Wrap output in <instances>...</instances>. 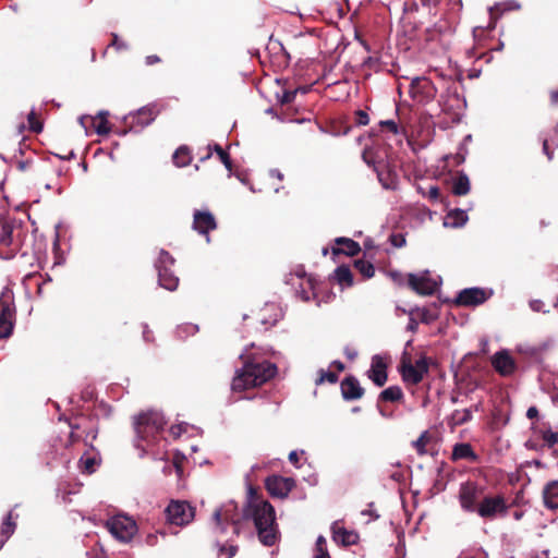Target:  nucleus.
Wrapping results in <instances>:
<instances>
[{"label": "nucleus", "mask_w": 558, "mask_h": 558, "mask_svg": "<svg viewBox=\"0 0 558 558\" xmlns=\"http://www.w3.org/2000/svg\"><path fill=\"white\" fill-rule=\"evenodd\" d=\"M508 506L502 495H483L476 513L486 520H493L507 512Z\"/></svg>", "instance_id": "1a4fd4ad"}, {"label": "nucleus", "mask_w": 558, "mask_h": 558, "mask_svg": "<svg viewBox=\"0 0 558 558\" xmlns=\"http://www.w3.org/2000/svg\"><path fill=\"white\" fill-rule=\"evenodd\" d=\"M526 416L533 420L538 416V410L535 407H530L526 411Z\"/></svg>", "instance_id": "69168bd1"}, {"label": "nucleus", "mask_w": 558, "mask_h": 558, "mask_svg": "<svg viewBox=\"0 0 558 558\" xmlns=\"http://www.w3.org/2000/svg\"><path fill=\"white\" fill-rule=\"evenodd\" d=\"M189 424L186 423H181V424H178V425H173L171 426L170 428V433L171 435H173L174 437H179L181 436L183 433H186L187 429H189Z\"/></svg>", "instance_id": "8fccbe9b"}, {"label": "nucleus", "mask_w": 558, "mask_h": 558, "mask_svg": "<svg viewBox=\"0 0 558 558\" xmlns=\"http://www.w3.org/2000/svg\"><path fill=\"white\" fill-rule=\"evenodd\" d=\"M52 253L54 255L56 262L54 265H60L63 263V258L60 257V246H52Z\"/></svg>", "instance_id": "e2e57ef3"}, {"label": "nucleus", "mask_w": 558, "mask_h": 558, "mask_svg": "<svg viewBox=\"0 0 558 558\" xmlns=\"http://www.w3.org/2000/svg\"><path fill=\"white\" fill-rule=\"evenodd\" d=\"M429 361L426 356H421L414 363L410 354L404 351L400 361V372L405 383L416 385L423 380L428 373Z\"/></svg>", "instance_id": "39448f33"}, {"label": "nucleus", "mask_w": 558, "mask_h": 558, "mask_svg": "<svg viewBox=\"0 0 558 558\" xmlns=\"http://www.w3.org/2000/svg\"><path fill=\"white\" fill-rule=\"evenodd\" d=\"M462 459L472 460V461H475L477 459V456L473 451L470 444L462 442V444H457L453 447L452 460H462Z\"/></svg>", "instance_id": "7c9ffc66"}, {"label": "nucleus", "mask_w": 558, "mask_h": 558, "mask_svg": "<svg viewBox=\"0 0 558 558\" xmlns=\"http://www.w3.org/2000/svg\"><path fill=\"white\" fill-rule=\"evenodd\" d=\"M166 424L160 412L149 411L138 415L134 421L136 433L135 447L141 450V456L153 453V446L158 441L160 432Z\"/></svg>", "instance_id": "7ed1b4c3"}, {"label": "nucleus", "mask_w": 558, "mask_h": 558, "mask_svg": "<svg viewBox=\"0 0 558 558\" xmlns=\"http://www.w3.org/2000/svg\"><path fill=\"white\" fill-rule=\"evenodd\" d=\"M549 100L551 106L558 105V88L549 90Z\"/></svg>", "instance_id": "052dcab7"}, {"label": "nucleus", "mask_w": 558, "mask_h": 558, "mask_svg": "<svg viewBox=\"0 0 558 558\" xmlns=\"http://www.w3.org/2000/svg\"><path fill=\"white\" fill-rule=\"evenodd\" d=\"M437 93L436 87L425 77H416L411 82L410 95L418 102H428L435 98Z\"/></svg>", "instance_id": "4468645a"}, {"label": "nucleus", "mask_w": 558, "mask_h": 558, "mask_svg": "<svg viewBox=\"0 0 558 558\" xmlns=\"http://www.w3.org/2000/svg\"><path fill=\"white\" fill-rule=\"evenodd\" d=\"M333 278L342 289L349 288L353 284L352 272L345 264H341L336 268Z\"/></svg>", "instance_id": "cd10ccee"}, {"label": "nucleus", "mask_w": 558, "mask_h": 558, "mask_svg": "<svg viewBox=\"0 0 558 558\" xmlns=\"http://www.w3.org/2000/svg\"><path fill=\"white\" fill-rule=\"evenodd\" d=\"M544 504L549 509H558V481L548 483L543 492Z\"/></svg>", "instance_id": "bb28decb"}, {"label": "nucleus", "mask_w": 558, "mask_h": 558, "mask_svg": "<svg viewBox=\"0 0 558 558\" xmlns=\"http://www.w3.org/2000/svg\"><path fill=\"white\" fill-rule=\"evenodd\" d=\"M19 227L15 219L0 217V244H11L14 240V231Z\"/></svg>", "instance_id": "b1692460"}, {"label": "nucleus", "mask_w": 558, "mask_h": 558, "mask_svg": "<svg viewBox=\"0 0 558 558\" xmlns=\"http://www.w3.org/2000/svg\"><path fill=\"white\" fill-rule=\"evenodd\" d=\"M363 160L369 166L373 167L377 172L379 180L381 181V172L379 166L375 161L374 153L369 148H365L362 154Z\"/></svg>", "instance_id": "a19ab883"}, {"label": "nucleus", "mask_w": 558, "mask_h": 558, "mask_svg": "<svg viewBox=\"0 0 558 558\" xmlns=\"http://www.w3.org/2000/svg\"><path fill=\"white\" fill-rule=\"evenodd\" d=\"M314 558H330L327 550V542L324 536L317 537Z\"/></svg>", "instance_id": "58836bf2"}, {"label": "nucleus", "mask_w": 558, "mask_h": 558, "mask_svg": "<svg viewBox=\"0 0 558 558\" xmlns=\"http://www.w3.org/2000/svg\"><path fill=\"white\" fill-rule=\"evenodd\" d=\"M241 515L239 513L238 505L233 501H228L222 505L219 509H216L213 514V521L215 523L216 533H225L226 524L231 523L233 525V533H239V526Z\"/></svg>", "instance_id": "0eeeda50"}, {"label": "nucleus", "mask_w": 558, "mask_h": 558, "mask_svg": "<svg viewBox=\"0 0 558 558\" xmlns=\"http://www.w3.org/2000/svg\"><path fill=\"white\" fill-rule=\"evenodd\" d=\"M15 310L10 304H4L0 311V338L7 339L12 335L14 327Z\"/></svg>", "instance_id": "412c9836"}, {"label": "nucleus", "mask_w": 558, "mask_h": 558, "mask_svg": "<svg viewBox=\"0 0 558 558\" xmlns=\"http://www.w3.org/2000/svg\"><path fill=\"white\" fill-rule=\"evenodd\" d=\"M161 264H155V267L158 272V282L160 287L173 291L178 288L179 278L172 272L171 268L165 266L161 267Z\"/></svg>", "instance_id": "4be33fe9"}, {"label": "nucleus", "mask_w": 558, "mask_h": 558, "mask_svg": "<svg viewBox=\"0 0 558 558\" xmlns=\"http://www.w3.org/2000/svg\"><path fill=\"white\" fill-rule=\"evenodd\" d=\"M408 279L409 286L418 294L422 295H430L433 294L439 283L440 278H433L429 271H423L417 275L410 274Z\"/></svg>", "instance_id": "9b49d317"}, {"label": "nucleus", "mask_w": 558, "mask_h": 558, "mask_svg": "<svg viewBox=\"0 0 558 558\" xmlns=\"http://www.w3.org/2000/svg\"><path fill=\"white\" fill-rule=\"evenodd\" d=\"M109 47H114L117 50L126 49L128 46L125 43L120 41L117 34H112L111 43L109 44Z\"/></svg>", "instance_id": "603ef678"}, {"label": "nucleus", "mask_w": 558, "mask_h": 558, "mask_svg": "<svg viewBox=\"0 0 558 558\" xmlns=\"http://www.w3.org/2000/svg\"><path fill=\"white\" fill-rule=\"evenodd\" d=\"M493 295L492 289L466 288L459 292L456 303L462 306H477L486 302Z\"/></svg>", "instance_id": "ddd939ff"}, {"label": "nucleus", "mask_w": 558, "mask_h": 558, "mask_svg": "<svg viewBox=\"0 0 558 558\" xmlns=\"http://www.w3.org/2000/svg\"><path fill=\"white\" fill-rule=\"evenodd\" d=\"M80 123L85 129L94 128L98 135H108L111 131L107 111H100L96 117L83 116L80 118Z\"/></svg>", "instance_id": "a211bd4d"}, {"label": "nucleus", "mask_w": 558, "mask_h": 558, "mask_svg": "<svg viewBox=\"0 0 558 558\" xmlns=\"http://www.w3.org/2000/svg\"><path fill=\"white\" fill-rule=\"evenodd\" d=\"M165 513L170 524L184 526L193 521L195 509L187 501L171 500Z\"/></svg>", "instance_id": "6e6552de"}, {"label": "nucleus", "mask_w": 558, "mask_h": 558, "mask_svg": "<svg viewBox=\"0 0 558 558\" xmlns=\"http://www.w3.org/2000/svg\"><path fill=\"white\" fill-rule=\"evenodd\" d=\"M472 418V411L470 409L456 410L450 418L449 424L456 427L469 422Z\"/></svg>", "instance_id": "c9c22d12"}, {"label": "nucleus", "mask_w": 558, "mask_h": 558, "mask_svg": "<svg viewBox=\"0 0 558 558\" xmlns=\"http://www.w3.org/2000/svg\"><path fill=\"white\" fill-rule=\"evenodd\" d=\"M198 331V326L194 324H184L178 327L177 332L180 338L193 336Z\"/></svg>", "instance_id": "79ce46f5"}, {"label": "nucleus", "mask_w": 558, "mask_h": 558, "mask_svg": "<svg viewBox=\"0 0 558 558\" xmlns=\"http://www.w3.org/2000/svg\"><path fill=\"white\" fill-rule=\"evenodd\" d=\"M100 456L95 450L86 451L80 459L78 466L82 472L92 474L100 464Z\"/></svg>", "instance_id": "a878e982"}, {"label": "nucleus", "mask_w": 558, "mask_h": 558, "mask_svg": "<svg viewBox=\"0 0 558 558\" xmlns=\"http://www.w3.org/2000/svg\"><path fill=\"white\" fill-rule=\"evenodd\" d=\"M369 122V118L366 111L357 110L355 112V124L356 125H367Z\"/></svg>", "instance_id": "09e8293b"}, {"label": "nucleus", "mask_w": 558, "mask_h": 558, "mask_svg": "<svg viewBox=\"0 0 558 558\" xmlns=\"http://www.w3.org/2000/svg\"><path fill=\"white\" fill-rule=\"evenodd\" d=\"M333 244H357V242L350 238L339 236L333 240Z\"/></svg>", "instance_id": "bf43d9fd"}, {"label": "nucleus", "mask_w": 558, "mask_h": 558, "mask_svg": "<svg viewBox=\"0 0 558 558\" xmlns=\"http://www.w3.org/2000/svg\"><path fill=\"white\" fill-rule=\"evenodd\" d=\"M286 283L291 286L295 294L303 301L317 298V282L313 275L307 274L303 266H295L286 277Z\"/></svg>", "instance_id": "20e7f679"}, {"label": "nucleus", "mask_w": 558, "mask_h": 558, "mask_svg": "<svg viewBox=\"0 0 558 558\" xmlns=\"http://www.w3.org/2000/svg\"><path fill=\"white\" fill-rule=\"evenodd\" d=\"M389 242H390V244H393V245L404 244L405 243V239H404V236L401 233L391 234L389 236Z\"/></svg>", "instance_id": "6e6d98bb"}, {"label": "nucleus", "mask_w": 558, "mask_h": 558, "mask_svg": "<svg viewBox=\"0 0 558 558\" xmlns=\"http://www.w3.org/2000/svg\"><path fill=\"white\" fill-rule=\"evenodd\" d=\"M342 396L347 400H355L362 397L363 388L357 379L348 377L341 383Z\"/></svg>", "instance_id": "393cba45"}, {"label": "nucleus", "mask_w": 558, "mask_h": 558, "mask_svg": "<svg viewBox=\"0 0 558 558\" xmlns=\"http://www.w3.org/2000/svg\"><path fill=\"white\" fill-rule=\"evenodd\" d=\"M427 197L430 201H438L440 198V190H439V187L436 186V185L430 186L429 190H428V193H427Z\"/></svg>", "instance_id": "5fc2aeb1"}, {"label": "nucleus", "mask_w": 558, "mask_h": 558, "mask_svg": "<svg viewBox=\"0 0 558 558\" xmlns=\"http://www.w3.org/2000/svg\"><path fill=\"white\" fill-rule=\"evenodd\" d=\"M368 378L378 387H381L387 381V363L381 355H374L372 357L371 368L367 372Z\"/></svg>", "instance_id": "aec40b11"}, {"label": "nucleus", "mask_w": 558, "mask_h": 558, "mask_svg": "<svg viewBox=\"0 0 558 558\" xmlns=\"http://www.w3.org/2000/svg\"><path fill=\"white\" fill-rule=\"evenodd\" d=\"M332 538L336 543L348 546L357 543L359 536L353 531H348L340 526L338 522L332 524Z\"/></svg>", "instance_id": "5701e85b"}, {"label": "nucleus", "mask_w": 558, "mask_h": 558, "mask_svg": "<svg viewBox=\"0 0 558 558\" xmlns=\"http://www.w3.org/2000/svg\"><path fill=\"white\" fill-rule=\"evenodd\" d=\"M326 380L329 381V383H336L337 381V376L333 373L322 372L320 377L318 379V383L322 384V383H324Z\"/></svg>", "instance_id": "864d4df0"}, {"label": "nucleus", "mask_w": 558, "mask_h": 558, "mask_svg": "<svg viewBox=\"0 0 558 558\" xmlns=\"http://www.w3.org/2000/svg\"><path fill=\"white\" fill-rule=\"evenodd\" d=\"M541 438L544 441V444L551 448L556 445H558V432H551L549 429L547 430H541Z\"/></svg>", "instance_id": "ea45409f"}, {"label": "nucleus", "mask_w": 558, "mask_h": 558, "mask_svg": "<svg viewBox=\"0 0 558 558\" xmlns=\"http://www.w3.org/2000/svg\"><path fill=\"white\" fill-rule=\"evenodd\" d=\"M244 517L253 520L257 530L259 541L271 546L277 539V525L274 507L266 500L252 499L245 511Z\"/></svg>", "instance_id": "f03ea898"}, {"label": "nucleus", "mask_w": 558, "mask_h": 558, "mask_svg": "<svg viewBox=\"0 0 558 558\" xmlns=\"http://www.w3.org/2000/svg\"><path fill=\"white\" fill-rule=\"evenodd\" d=\"M158 114L159 110L156 105L144 106L135 113L128 114L124 118V123L130 128V130H142L149 125Z\"/></svg>", "instance_id": "f8f14e48"}, {"label": "nucleus", "mask_w": 558, "mask_h": 558, "mask_svg": "<svg viewBox=\"0 0 558 558\" xmlns=\"http://www.w3.org/2000/svg\"><path fill=\"white\" fill-rule=\"evenodd\" d=\"M470 180L465 173L460 172L456 178H453L451 191L454 195H466L470 192Z\"/></svg>", "instance_id": "c756f323"}, {"label": "nucleus", "mask_w": 558, "mask_h": 558, "mask_svg": "<svg viewBox=\"0 0 558 558\" xmlns=\"http://www.w3.org/2000/svg\"><path fill=\"white\" fill-rule=\"evenodd\" d=\"M240 359L243 361V366L235 372L232 379L233 391L241 392L258 387L277 374L276 364L262 360L258 352H251L246 348L240 354Z\"/></svg>", "instance_id": "f257e3e1"}, {"label": "nucleus", "mask_w": 558, "mask_h": 558, "mask_svg": "<svg viewBox=\"0 0 558 558\" xmlns=\"http://www.w3.org/2000/svg\"><path fill=\"white\" fill-rule=\"evenodd\" d=\"M146 543L149 546H155L157 544V534H149V535H147Z\"/></svg>", "instance_id": "774afa93"}, {"label": "nucleus", "mask_w": 558, "mask_h": 558, "mask_svg": "<svg viewBox=\"0 0 558 558\" xmlns=\"http://www.w3.org/2000/svg\"><path fill=\"white\" fill-rule=\"evenodd\" d=\"M380 399L383 401H399L403 397V392L398 386H390L380 392Z\"/></svg>", "instance_id": "e433bc0d"}, {"label": "nucleus", "mask_w": 558, "mask_h": 558, "mask_svg": "<svg viewBox=\"0 0 558 558\" xmlns=\"http://www.w3.org/2000/svg\"><path fill=\"white\" fill-rule=\"evenodd\" d=\"M265 484L268 493L277 498H286L294 487L292 478L278 475L268 477Z\"/></svg>", "instance_id": "dca6fc26"}, {"label": "nucleus", "mask_w": 558, "mask_h": 558, "mask_svg": "<svg viewBox=\"0 0 558 558\" xmlns=\"http://www.w3.org/2000/svg\"><path fill=\"white\" fill-rule=\"evenodd\" d=\"M490 363L494 369L504 377L511 376L514 374L517 369V364L512 355L507 350H501L496 352L492 359Z\"/></svg>", "instance_id": "2eb2a0df"}, {"label": "nucleus", "mask_w": 558, "mask_h": 558, "mask_svg": "<svg viewBox=\"0 0 558 558\" xmlns=\"http://www.w3.org/2000/svg\"><path fill=\"white\" fill-rule=\"evenodd\" d=\"M360 246H348V250H343L341 246H331L332 259L339 262L341 255L348 257H354L357 254Z\"/></svg>", "instance_id": "4c0bfd02"}, {"label": "nucleus", "mask_w": 558, "mask_h": 558, "mask_svg": "<svg viewBox=\"0 0 558 558\" xmlns=\"http://www.w3.org/2000/svg\"><path fill=\"white\" fill-rule=\"evenodd\" d=\"M282 317L283 311L281 306L277 303L269 302L259 310L257 319L265 329H268L275 326Z\"/></svg>", "instance_id": "f3484780"}, {"label": "nucleus", "mask_w": 558, "mask_h": 558, "mask_svg": "<svg viewBox=\"0 0 558 558\" xmlns=\"http://www.w3.org/2000/svg\"><path fill=\"white\" fill-rule=\"evenodd\" d=\"M173 163L179 167H186L192 161L191 149L186 145H182L174 151L172 156Z\"/></svg>", "instance_id": "473e14b6"}, {"label": "nucleus", "mask_w": 558, "mask_h": 558, "mask_svg": "<svg viewBox=\"0 0 558 558\" xmlns=\"http://www.w3.org/2000/svg\"><path fill=\"white\" fill-rule=\"evenodd\" d=\"M27 120H28L29 129L33 132H35V133L41 132L43 124L38 121L36 113L34 111L29 112Z\"/></svg>", "instance_id": "a18cd8bd"}, {"label": "nucleus", "mask_w": 558, "mask_h": 558, "mask_svg": "<svg viewBox=\"0 0 558 558\" xmlns=\"http://www.w3.org/2000/svg\"><path fill=\"white\" fill-rule=\"evenodd\" d=\"M16 527V523L13 521V514L10 511L7 517L3 519V522L0 526V535L2 542H7L11 535L14 533Z\"/></svg>", "instance_id": "f704fd0d"}, {"label": "nucleus", "mask_w": 558, "mask_h": 558, "mask_svg": "<svg viewBox=\"0 0 558 558\" xmlns=\"http://www.w3.org/2000/svg\"><path fill=\"white\" fill-rule=\"evenodd\" d=\"M426 444L427 437L426 434H422L414 442L413 446L420 454H424L426 452Z\"/></svg>", "instance_id": "49530a36"}, {"label": "nucleus", "mask_w": 558, "mask_h": 558, "mask_svg": "<svg viewBox=\"0 0 558 558\" xmlns=\"http://www.w3.org/2000/svg\"><path fill=\"white\" fill-rule=\"evenodd\" d=\"M193 229L199 234L207 235L217 229L215 216L208 210H195L193 214Z\"/></svg>", "instance_id": "6ab92c4d"}, {"label": "nucleus", "mask_w": 558, "mask_h": 558, "mask_svg": "<svg viewBox=\"0 0 558 558\" xmlns=\"http://www.w3.org/2000/svg\"><path fill=\"white\" fill-rule=\"evenodd\" d=\"M161 59L157 54H150L145 58V63L147 65H154L156 63H159Z\"/></svg>", "instance_id": "680f3d73"}, {"label": "nucleus", "mask_w": 558, "mask_h": 558, "mask_svg": "<svg viewBox=\"0 0 558 558\" xmlns=\"http://www.w3.org/2000/svg\"><path fill=\"white\" fill-rule=\"evenodd\" d=\"M353 266L362 276L367 279L372 278L375 274L374 264L371 259L366 258L365 255L363 258H354Z\"/></svg>", "instance_id": "72a5a7b5"}, {"label": "nucleus", "mask_w": 558, "mask_h": 558, "mask_svg": "<svg viewBox=\"0 0 558 558\" xmlns=\"http://www.w3.org/2000/svg\"><path fill=\"white\" fill-rule=\"evenodd\" d=\"M106 526L110 534L122 543H129L137 533L136 522L131 517L124 514L111 517L107 521Z\"/></svg>", "instance_id": "423d86ee"}, {"label": "nucleus", "mask_w": 558, "mask_h": 558, "mask_svg": "<svg viewBox=\"0 0 558 558\" xmlns=\"http://www.w3.org/2000/svg\"><path fill=\"white\" fill-rule=\"evenodd\" d=\"M208 153L206 156L202 157L201 160L205 161L211 157L213 150L218 155L220 161L225 165V167L231 171L232 170V161L230 155L218 144H215L211 148L210 145L207 147Z\"/></svg>", "instance_id": "2f4dec72"}, {"label": "nucleus", "mask_w": 558, "mask_h": 558, "mask_svg": "<svg viewBox=\"0 0 558 558\" xmlns=\"http://www.w3.org/2000/svg\"><path fill=\"white\" fill-rule=\"evenodd\" d=\"M289 461L294 464V465H299V453L296 451H291L289 453Z\"/></svg>", "instance_id": "338daca9"}, {"label": "nucleus", "mask_w": 558, "mask_h": 558, "mask_svg": "<svg viewBox=\"0 0 558 558\" xmlns=\"http://www.w3.org/2000/svg\"><path fill=\"white\" fill-rule=\"evenodd\" d=\"M238 548L234 545H221L219 546V555H226L228 558H231L235 555Z\"/></svg>", "instance_id": "3c124183"}, {"label": "nucleus", "mask_w": 558, "mask_h": 558, "mask_svg": "<svg viewBox=\"0 0 558 558\" xmlns=\"http://www.w3.org/2000/svg\"><path fill=\"white\" fill-rule=\"evenodd\" d=\"M388 275L397 284H402L404 281L402 274L399 271H389Z\"/></svg>", "instance_id": "4d7b16f0"}, {"label": "nucleus", "mask_w": 558, "mask_h": 558, "mask_svg": "<svg viewBox=\"0 0 558 558\" xmlns=\"http://www.w3.org/2000/svg\"><path fill=\"white\" fill-rule=\"evenodd\" d=\"M543 151L551 159L553 151L549 150V140L547 137L543 140Z\"/></svg>", "instance_id": "0e129e2a"}, {"label": "nucleus", "mask_w": 558, "mask_h": 558, "mask_svg": "<svg viewBox=\"0 0 558 558\" xmlns=\"http://www.w3.org/2000/svg\"><path fill=\"white\" fill-rule=\"evenodd\" d=\"M332 128H333V129H332L331 133H332L333 135H345V134H348V133H349V131H350V126H342V125H339V128H338V129H336V125H332Z\"/></svg>", "instance_id": "13d9d810"}, {"label": "nucleus", "mask_w": 558, "mask_h": 558, "mask_svg": "<svg viewBox=\"0 0 558 558\" xmlns=\"http://www.w3.org/2000/svg\"><path fill=\"white\" fill-rule=\"evenodd\" d=\"M298 89L294 90H284L282 95L279 97V102L281 105H289L291 104L295 96H296Z\"/></svg>", "instance_id": "de8ad7c7"}, {"label": "nucleus", "mask_w": 558, "mask_h": 558, "mask_svg": "<svg viewBox=\"0 0 558 558\" xmlns=\"http://www.w3.org/2000/svg\"><path fill=\"white\" fill-rule=\"evenodd\" d=\"M484 490L481 486L468 482L460 486L459 490V502L461 508L466 512H475L478 508V504L482 500Z\"/></svg>", "instance_id": "9d476101"}, {"label": "nucleus", "mask_w": 558, "mask_h": 558, "mask_svg": "<svg viewBox=\"0 0 558 558\" xmlns=\"http://www.w3.org/2000/svg\"><path fill=\"white\" fill-rule=\"evenodd\" d=\"M173 263H174V259L172 258V256L163 248H160L155 264H161L160 265L161 267L167 266V267L171 268Z\"/></svg>", "instance_id": "37998d69"}, {"label": "nucleus", "mask_w": 558, "mask_h": 558, "mask_svg": "<svg viewBox=\"0 0 558 558\" xmlns=\"http://www.w3.org/2000/svg\"><path fill=\"white\" fill-rule=\"evenodd\" d=\"M468 220L466 211L459 208H453L448 211L445 217V226L452 228L462 227Z\"/></svg>", "instance_id": "c85d7f7f"}, {"label": "nucleus", "mask_w": 558, "mask_h": 558, "mask_svg": "<svg viewBox=\"0 0 558 558\" xmlns=\"http://www.w3.org/2000/svg\"><path fill=\"white\" fill-rule=\"evenodd\" d=\"M378 125L383 131H388L392 134L399 133V126L393 120H381L379 121Z\"/></svg>", "instance_id": "c03bdc74"}]
</instances>
